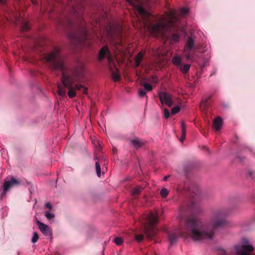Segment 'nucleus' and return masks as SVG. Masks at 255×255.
<instances>
[{
  "label": "nucleus",
  "mask_w": 255,
  "mask_h": 255,
  "mask_svg": "<svg viewBox=\"0 0 255 255\" xmlns=\"http://www.w3.org/2000/svg\"><path fill=\"white\" fill-rule=\"evenodd\" d=\"M96 169L97 176L99 177L101 176V169L99 163L97 161L96 162Z\"/></svg>",
  "instance_id": "nucleus-22"
},
{
  "label": "nucleus",
  "mask_w": 255,
  "mask_h": 255,
  "mask_svg": "<svg viewBox=\"0 0 255 255\" xmlns=\"http://www.w3.org/2000/svg\"><path fill=\"white\" fill-rule=\"evenodd\" d=\"M114 242L117 245L120 246L123 243V240L122 238L120 237H116L115 238L114 240Z\"/></svg>",
  "instance_id": "nucleus-27"
},
{
  "label": "nucleus",
  "mask_w": 255,
  "mask_h": 255,
  "mask_svg": "<svg viewBox=\"0 0 255 255\" xmlns=\"http://www.w3.org/2000/svg\"><path fill=\"white\" fill-rule=\"evenodd\" d=\"M142 86H143V89L147 92H149V91H151L153 88H152V86L147 83H146V82H143L142 83Z\"/></svg>",
  "instance_id": "nucleus-19"
},
{
  "label": "nucleus",
  "mask_w": 255,
  "mask_h": 255,
  "mask_svg": "<svg viewBox=\"0 0 255 255\" xmlns=\"http://www.w3.org/2000/svg\"><path fill=\"white\" fill-rule=\"evenodd\" d=\"M188 13V9L187 8L184 7L181 9L180 11V15L182 16H184Z\"/></svg>",
  "instance_id": "nucleus-31"
},
{
  "label": "nucleus",
  "mask_w": 255,
  "mask_h": 255,
  "mask_svg": "<svg viewBox=\"0 0 255 255\" xmlns=\"http://www.w3.org/2000/svg\"><path fill=\"white\" fill-rule=\"evenodd\" d=\"M243 251L250 253L254 251L253 247L249 244L248 243H246L243 245H239Z\"/></svg>",
  "instance_id": "nucleus-12"
},
{
  "label": "nucleus",
  "mask_w": 255,
  "mask_h": 255,
  "mask_svg": "<svg viewBox=\"0 0 255 255\" xmlns=\"http://www.w3.org/2000/svg\"><path fill=\"white\" fill-rule=\"evenodd\" d=\"M45 206L49 209H51L52 206L50 202H47L45 204Z\"/></svg>",
  "instance_id": "nucleus-38"
},
{
  "label": "nucleus",
  "mask_w": 255,
  "mask_h": 255,
  "mask_svg": "<svg viewBox=\"0 0 255 255\" xmlns=\"http://www.w3.org/2000/svg\"><path fill=\"white\" fill-rule=\"evenodd\" d=\"M106 57H107L108 59V61L109 64L110 70L112 72V77L113 80L115 82L119 81L121 78L119 73L118 72L117 69H116L115 71L112 70V66L115 67L116 66V64L113 58L112 57L109 48L107 46H104L100 50L99 55V59L100 60H102Z\"/></svg>",
  "instance_id": "nucleus-5"
},
{
  "label": "nucleus",
  "mask_w": 255,
  "mask_h": 255,
  "mask_svg": "<svg viewBox=\"0 0 255 255\" xmlns=\"http://www.w3.org/2000/svg\"><path fill=\"white\" fill-rule=\"evenodd\" d=\"M38 238H39V237H38V234L36 232L33 233V236H32V238L31 239L32 243H36L38 241Z\"/></svg>",
  "instance_id": "nucleus-32"
},
{
  "label": "nucleus",
  "mask_w": 255,
  "mask_h": 255,
  "mask_svg": "<svg viewBox=\"0 0 255 255\" xmlns=\"http://www.w3.org/2000/svg\"><path fill=\"white\" fill-rule=\"evenodd\" d=\"M183 53L187 60L194 61L196 59L197 56L194 42L192 38H189L188 39L184 49Z\"/></svg>",
  "instance_id": "nucleus-7"
},
{
  "label": "nucleus",
  "mask_w": 255,
  "mask_h": 255,
  "mask_svg": "<svg viewBox=\"0 0 255 255\" xmlns=\"http://www.w3.org/2000/svg\"><path fill=\"white\" fill-rule=\"evenodd\" d=\"M8 12L10 14H12L13 15L14 17H15V19H16V20H18V18L17 17V15L16 14H15L14 13V12L12 10H10L9 11H8Z\"/></svg>",
  "instance_id": "nucleus-39"
},
{
  "label": "nucleus",
  "mask_w": 255,
  "mask_h": 255,
  "mask_svg": "<svg viewBox=\"0 0 255 255\" xmlns=\"http://www.w3.org/2000/svg\"><path fill=\"white\" fill-rule=\"evenodd\" d=\"M19 183L18 180H16L14 177H12L11 180H4V184L1 186L0 189V199L5 196L7 192L11 187L15 185H18Z\"/></svg>",
  "instance_id": "nucleus-8"
},
{
  "label": "nucleus",
  "mask_w": 255,
  "mask_h": 255,
  "mask_svg": "<svg viewBox=\"0 0 255 255\" xmlns=\"http://www.w3.org/2000/svg\"><path fill=\"white\" fill-rule=\"evenodd\" d=\"M68 36L78 43L85 45L88 39V30L84 25L78 24L76 31L69 33Z\"/></svg>",
  "instance_id": "nucleus-6"
},
{
  "label": "nucleus",
  "mask_w": 255,
  "mask_h": 255,
  "mask_svg": "<svg viewBox=\"0 0 255 255\" xmlns=\"http://www.w3.org/2000/svg\"><path fill=\"white\" fill-rule=\"evenodd\" d=\"M92 142L95 148L97 150H100L101 148V145L100 143V141L97 139H94L92 141Z\"/></svg>",
  "instance_id": "nucleus-24"
},
{
  "label": "nucleus",
  "mask_w": 255,
  "mask_h": 255,
  "mask_svg": "<svg viewBox=\"0 0 255 255\" xmlns=\"http://www.w3.org/2000/svg\"><path fill=\"white\" fill-rule=\"evenodd\" d=\"M131 6L135 14V20L138 28L148 31L153 35L166 36L174 29H178L186 33L179 17L169 10L164 15L157 18L148 9L159 2V0H126Z\"/></svg>",
  "instance_id": "nucleus-1"
},
{
  "label": "nucleus",
  "mask_w": 255,
  "mask_h": 255,
  "mask_svg": "<svg viewBox=\"0 0 255 255\" xmlns=\"http://www.w3.org/2000/svg\"><path fill=\"white\" fill-rule=\"evenodd\" d=\"M0 6L6 7V0H0Z\"/></svg>",
  "instance_id": "nucleus-36"
},
{
  "label": "nucleus",
  "mask_w": 255,
  "mask_h": 255,
  "mask_svg": "<svg viewBox=\"0 0 255 255\" xmlns=\"http://www.w3.org/2000/svg\"><path fill=\"white\" fill-rule=\"evenodd\" d=\"M236 255H251L250 253L243 251L240 246H235L233 249Z\"/></svg>",
  "instance_id": "nucleus-14"
},
{
  "label": "nucleus",
  "mask_w": 255,
  "mask_h": 255,
  "mask_svg": "<svg viewBox=\"0 0 255 255\" xmlns=\"http://www.w3.org/2000/svg\"><path fill=\"white\" fill-rule=\"evenodd\" d=\"M182 135L180 138L181 142H183L186 137V126L183 122H181Z\"/></svg>",
  "instance_id": "nucleus-18"
},
{
  "label": "nucleus",
  "mask_w": 255,
  "mask_h": 255,
  "mask_svg": "<svg viewBox=\"0 0 255 255\" xmlns=\"http://www.w3.org/2000/svg\"><path fill=\"white\" fill-rule=\"evenodd\" d=\"M222 120L220 117L216 118L213 122V125L215 128L216 130H219L222 126Z\"/></svg>",
  "instance_id": "nucleus-13"
},
{
  "label": "nucleus",
  "mask_w": 255,
  "mask_h": 255,
  "mask_svg": "<svg viewBox=\"0 0 255 255\" xmlns=\"http://www.w3.org/2000/svg\"><path fill=\"white\" fill-rule=\"evenodd\" d=\"M142 190V188L140 186H138L133 189L132 194L133 196H136L139 194V193Z\"/></svg>",
  "instance_id": "nucleus-21"
},
{
  "label": "nucleus",
  "mask_w": 255,
  "mask_h": 255,
  "mask_svg": "<svg viewBox=\"0 0 255 255\" xmlns=\"http://www.w3.org/2000/svg\"><path fill=\"white\" fill-rule=\"evenodd\" d=\"M170 114L169 111L167 109H164V117L165 119H167L169 117Z\"/></svg>",
  "instance_id": "nucleus-35"
},
{
  "label": "nucleus",
  "mask_w": 255,
  "mask_h": 255,
  "mask_svg": "<svg viewBox=\"0 0 255 255\" xmlns=\"http://www.w3.org/2000/svg\"><path fill=\"white\" fill-rule=\"evenodd\" d=\"M143 238H144V237H143V235H141V234L140 235H137L135 236V240L137 242H141L143 240Z\"/></svg>",
  "instance_id": "nucleus-34"
},
{
  "label": "nucleus",
  "mask_w": 255,
  "mask_h": 255,
  "mask_svg": "<svg viewBox=\"0 0 255 255\" xmlns=\"http://www.w3.org/2000/svg\"><path fill=\"white\" fill-rule=\"evenodd\" d=\"M207 101L208 99H206L202 102L200 104V108L202 110H205L207 107Z\"/></svg>",
  "instance_id": "nucleus-29"
},
{
  "label": "nucleus",
  "mask_w": 255,
  "mask_h": 255,
  "mask_svg": "<svg viewBox=\"0 0 255 255\" xmlns=\"http://www.w3.org/2000/svg\"><path fill=\"white\" fill-rule=\"evenodd\" d=\"M21 28L22 31L27 30L29 28V24L27 21L22 20L21 23Z\"/></svg>",
  "instance_id": "nucleus-20"
},
{
  "label": "nucleus",
  "mask_w": 255,
  "mask_h": 255,
  "mask_svg": "<svg viewBox=\"0 0 255 255\" xmlns=\"http://www.w3.org/2000/svg\"><path fill=\"white\" fill-rule=\"evenodd\" d=\"M45 59L50 68L55 71H60L62 73L61 83H58V93L60 96L66 95L65 88L69 90L68 96L72 98L76 96L75 90L83 89V93H88V88L81 84H75L82 82L84 77V66L80 64L74 69L69 68L65 63L63 56L61 54L58 48H54L53 51L46 54Z\"/></svg>",
  "instance_id": "nucleus-2"
},
{
  "label": "nucleus",
  "mask_w": 255,
  "mask_h": 255,
  "mask_svg": "<svg viewBox=\"0 0 255 255\" xmlns=\"http://www.w3.org/2000/svg\"><path fill=\"white\" fill-rule=\"evenodd\" d=\"M169 192L166 188H162L160 192V195L163 197L165 198L168 195Z\"/></svg>",
  "instance_id": "nucleus-25"
},
{
  "label": "nucleus",
  "mask_w": 255,
  "mask_h": 255,
  "mask_svg": "<svg viewBox=\"0 0 255 255\" xmlns=\"http://www.w3.org/2000/svg\"><path fill=\"white\" fill-rule=\"evenodd\" d=\"M145 54V51H140L138 53L135 58V66L137 67L140 65L143 56Z\"/></svg>",
  "instance_id": "nucleus-11"
},
{
  "label": "nucleus",
  "mask_w": 255,
  "mask_h": 255,
  "mask_svg": "<svg viewBox=\"0 0 255 255\" xmlns=\"http://www.w3.org/2000/svg\"><path fill=\"white\" fill-rule=\"evenodd\" d=\"M159 53H158V52H157L155 54V55L156 56H158V55H159Z\"/></svg>",
  "instance_id": "nucleus-41"
},
{
  "label": "nucleus",
  "mask_w": 255,
  "mask_h": 255,
  "mask_svg": "<svg viewBox=\"0 0 255 255\" xmlns=\"http://www.w3.org/2000/svg\"><path fill=\"white\" fill-rule=\"evenodd\" d=\"M181 212H183V209H181Z\"/></svg>",
  "instance_id": "nucleus-42"
},
{
  "label": "nucleus",
  "mask_w": 255,
  "mask_h": 255,
  "mask_svg": "<svg viewBox=\"0 0 255 255\" xmlns=\"http://www.w3.org/2000/svg\"><path fill=\"white\" fill-rule=\"evenodd\" d=\"M130 142L135 148H138L144 144V142L139 139L131 140Z\"/></svg>",
  "instance_id": "nucleus-17"
},
{
  "label": "nucleus",
  "mask_w": 255,
  "mask_h": 255,
  "mask_svg": "<svg viewBox=\"0 0 255 255\" xmlns=\"http://www.w3.org/2000/svg\"><path fill=\"white\" fill-rule=\"evenodd\" d=\"M158 221L156 213L150 212L142 216L140 222L143 226L144 232L148 240H151L157 235V230L154 225Z\"/></svg>",
  "instance_id": "nucleus-4"
},
{
  "label": "nucleus",
  "mask_w": 255,
  "mask_h": 255,
  "mask_svg": "<svg viewBox=\"0 0 255 255\" xmlns=\"http://www.w3.org/2000/svg\"><path fill=\"white\" fill-rule=\"evenodd\" d=\"M37 224L40 231L45 236H49L51 235V232L48 226L39 221H37Z\"/></svg>",
  "instance_id": "nucleus-10"
},
{
  "label": "nucleus",
  "mask_w": 255,
  "mask_h": 255,
  "mask_svg": "<svg viewBox=\"0 0 255 255\" xmlns=\"http://www.w3.org/2000/svg\"><path fill=\"white\" fill-rule=\"evenodd\" d=\"M190 68V65L189 64H185L184 65L181 64L178 68L180 69V70L181 71L182 73L183 74L187 73Z\"/></svg>",
  "instance_id": "nucleus-16"
},
{
  "label": "nucleus",
  "mask_w": 255,
  "mask_h": 255,
  "mask_svg": "<svg viewBox=\"0 0 255 255\" xmlns=\"http://www.w3.org/2000/svg\"><path fill=\"white\" fill-rule=\"evenodd\" d=\"M151 81L154 83H158V78L156 76H152L150 79Z\"/></svg>",
  "instance_id": "nucleus-37"
},
{
  "label": "nucleus",
  "mask_w": 255,
  "mask_h": 255,
  "mask_svg": "<svg viewBox=\"0 0 255 255\" xmlns=\"http://www.w3.org/2000/svg\"><path fill=\"white\" fill-rule=\"evenodd\" d=\"M158 96L161 103L166 104L169 107H171L173 105L172 96L171 94L165 92H159Z\"/></svg>",
  "instance_id": "nucleus-9"
},
{
  "label": "nucleus",
  "mask_w": 255,
  "mask_h": 255,
  "mask_svg": "<svg viewBox=\"0 0 255 255\" xmlns=\"http://www.w3.org/2000/svg\"><path fill=\"white\" fill-rule=\"evenodd\" d=\"M225 214L221 211L214 213L210 224H203L197 217L188 219L185 223L183 231L178 228L176 230L168 232V240L171 245L175 243L179 236L186 235L190 237L195 241L210 240L213 237V231L216 228L222 225L224 223Z\"/></svg>",
  "instance_id": "nucleus-3"
},
{
  "label": "nucleus",
  "mask_w": 255,
  "mask_h": 255,
  "mask_svg": "<svg viewBox=\"0 0 255 255\" xmlns=\"http://www.w3.org/2000/svg\"><path fill=\"white\" fill-rule=\"evenodd\" d=\"M182 58L180 56H175L172 59V64L178 68L182 64Z\"/></svg>",
  "instance_id": "nucleus-15"
},
{
  "label": "nucleus",
  "mask_w": 255,
  "mask_h": 255,
  "mask_svg": "<svg viewBox=\"0 0 255 255\" xmlns=\"http://www.w3.org/2000/svg\"><path fill=\"white\" fill-rule=\"evenodd\" d=\"M45 216L46 217L47 219L50 220L55 217V215L53 213H51L49 211H47L45 213Z\"/></svg>",
  "instance_id": "nucleus-30"
},
{
  "label": "nucleus",
  "mask_w": 255,
  "mask_h": 255,
  "mask_svg": "<svg viewBox=\"0 0 255 255\" xmlns=\"http://www.w3.org/2000/svg\"><path fill=\"white\" fill-rule=\"evenodd\" d=\"M181 109L180 106H176L174 107L171 110V114L174 115L178 113Z\"/></svg>",
  "instance_id": "nucleus-26"
},
{
  "label": "nucleus",
  "mask_w": 255,
  "mask_h": 255,
  "mask_svg": "<svg viewBox=\"0 0 255 255\" xmlns=\"http://www.w3.org/2000/svg\"><path fill=\"white\" fill-rule=\"evenodd\" d=\"M171 39L175 43L178 42L179 40V35L177 33L172 34L171 35Z\"/></svg>",
  "instance_id": "nucleus-28"
},
{
  "label": "nucleus",
  "mask_w": 255,
  "mask_h": 255,
  "mask_svg": "<svg viewBox=\"0 0 255 255\" xmlns=\"http://www.w3.org/2000/svg\"><path fill=\"white\" fill-rule=\"evenodd\" d=\"M146 92L144 89H139L138 90V95L140 97H143L146 96V99H147V96L146 95Z\"/></svg>",
  "instance_id": "nucleus-33"
},
{
  "label": "nucleus",
  "mask_w": 255,
  "mask_h": 255,
  "mask_svg": "<svg viewBox=\"0 0 255 255\" xmlns=\"http://www.w3.org/2000/svg\"><path fill=\"white\" fill-rule=\"evenodd\" d=\"M113 42L114 44L115 45V46L116 47V49L118 51H121V47L122 46V42L121 40L118 41H115L114 40Z\"/></svg>",
  "instance_id": "nucleus-23"
},
{
  "label": "nucleus",
  "mask_w": 255,
  "mask_h": 255,
  "mask_svg": "<svg viewBox=\"0 0 255 255\" xmlns=\"http://www.w3.org/2000/svg\"><path fill=\"white\" fill-rule=\"evenodd\" d=\"M168 176H165L164 178H163V180L164 181H166L167 179Z\"/></svg>",
  "instance_id": "nucleus-40"
}]
</instances>
